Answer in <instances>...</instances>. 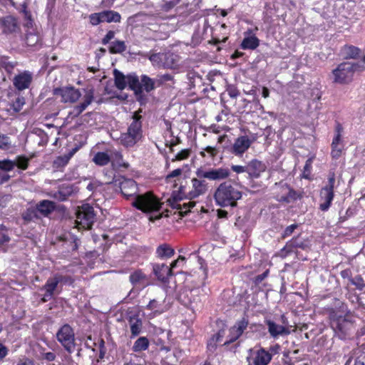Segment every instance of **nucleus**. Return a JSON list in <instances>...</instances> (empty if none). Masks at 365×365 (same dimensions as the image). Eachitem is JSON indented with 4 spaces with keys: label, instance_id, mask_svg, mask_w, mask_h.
<instances>
[{
    "label": "nucleus",
    "instance_id": "39",
    "mask_svg": "<svg viewBox=\"0 0 365 365\" xmlns=\"http://www.w3.org/2000/svg\"><path fill=\"white\" fill-rule=\"evenodd\" d=\"M144 56L148 57L153 66L163 67V53H152L150 56H148V54H145Z\"/></svg>",
    "mask_w": 365,
    "mask_h": 365
},
{
    "label": "nucleus",
    "instance_id": "52",
    "mask_svg": "<svg viewBox=\"0 0 365 365\" xmlns=\"http://www.w3.org/2000/svg\"><path fill=\"white\" fill-rule=\"evenodd\" d=\"M173 80V76L170 74L165 73L162 75H158L156 78L157 86H160L163 83L168 82V81H172Z\"/></svg>",
    "mask_w": 365,
    "mask_h": 365
},
{
    "label": "nucleus",
    "instance_id": "21",
    "mask_svg": "<svg viewBox=\"0 0 365 365\" xmlns=\"http://www.w3.org/2000/svg\"><path fill=\"white\" fill-rule=\"evenodd\" d=\"M272 359V354L264 348H260L255 352L253 359L254 365H268Z\"/></svg>",
    "mask_w": 365,
    "mask_h": 365
},
{
    "label": "nucleus",
    "instance_id": "34",
    "mask_svg": "<svg viewBox=\"0 0 365 365\" xmlns=\"http://www.w3.org/2000/svg\"><path fill=\"white\" fill-rule=\"evenodd\" d=\"M94 98V92L93 90L90 89L86 91L84 97H83V101L79 105L77 106L78 109L80 110V112L84 111L86 108L92 103Z\"/></svg>",
    "mask_w": 365,
    "mask_h": 365
},
{
    "label": "nucleus",
    "instance_id": "24",
    "mask_svg": "<svg viewBox=\"0 0 365 365\" xmlns=\"http://www.w3.org/2000/svg\"><path fill=\"white\" fill-rule=\"evenodd\" d=\"M130 332H131V338L136 337L138 336L142 331L143 328V322L142 320L136 316L130 317L128 319Z\"/></svg>",
    "mask_w": 365,
    "mask_h": 365
},
{
    "label": "nucleus",
    "instance_id": "10",
    "mask_svg": "<svg viewBox=\"0 0 365 365\" xmlns=\"http://www.w3.org/2000/svg\"><path fill=\"white\" fill-rule=\"evenodd\" d=\"M335 174L330 173L328 177L327 184L320 191L319 209L322 211H327L331 205L334 199V187L335 185Z\"/></svg>",
    "mask_w": 365,
    "mask_h": 365
},
{
    "label": "nucleus",
    "instance_id": "11",
    "mask_svg": "<svg viewBox=\"0 0 365 365\" xmlns=\"http://www.w3.org/2000/svg\"><path fill=\"white\" fill-rule=\"evenodd\" d=\"M282 324H279L272 319L264 320L268 333L272 339H276L279 336H287L291 333L287 320L284 315L282 316Z\"/></svg>",
    "mask_w": 365,
    "mask_h": 365
},
{
    "label": "nucleus",
    "instance_id": "3",
    "mask_svg": "<svg viewBox=\"0 0 365 365\" xmlns=\"http://www.w3.org/2000/svg\"><path fill=\"white\" fill-rule=\"evenodd\" d=\"M141 110L133 113V121L128 128L127 132L122 133L120 138V143L125 147H132L143 137L142 116L139 114Z\"/></svg>",
    "mask_w": 365,
    "mask_h": 365
},
{
    "label": "nucleus",
    "instance_id": "4",
    "mask_svg": "<svg viewBox=\"0 0 365 365\" xmlns=\"http://www.w3.org/2000/svg\"><path fill=\"white\" fill-rule=\"evenodd\" d=\"M364 69L365 66L359 63L349 61L341 63L332 71L333 82L340 84L346 83L351 80L356 71H361Z\"/></svg>",
    "mask_w": 365,
    "mask_h": 365
},
{
    "label": "nucleus",
    "instance_id": "40",
    "mask_svg": "<svg viewBox=\"0 0 365 365\" xmlns=\"http://www.w3.org/2000/svg\"><path fill=\"white\" fill-rule=\"evenodd\" d=\"M349 282L360 291H362L365 287V282L361 275H356L354 277H349Z\"/></svg>",
    "mask_w": 365,
    "mask_h": 365
},
{
    "label": "nucleus",
    "instance_id": "42",
    "mask_svg": "<svg viewBox=\"0 0 365 365\" xmlns=\"http://www.w3.org/2000/svg\"><path fill=\"white\" fill-rule=\"evenodd\" d=\"M180 201L181 200H179L178 203L180 205L181 207L179 209H177V210H179V214L182 217H183L190 211L191 208L195 207V202L193 201H189L188 202H185L183 204H181Z\"/></svg>",
    "mask_w": 365,
    "mask_h": 365
},
{
    "label": "nucleus",
    "instance_id": "51",
    "mask_svg": "<svg viewBox=\"0 0 365 365\" xmlns=\"http://www.w3.org/2000/svg\"><path fill=\"white\" fill-rule=\"evenodd\" d=\"M195 292H197V291H193V292H191V295L192 297H193V299L192 300H190V306H191V308L192 309H198L201 306H200V304H201V299L200 298V297L198 296V294H195Z\"/></svg>",
    "mask_w": 365,
    "mask_h": 365
},
{
    "label": "nucleus",
    "instance_id": "56",
    "mask_svg": "<svg viewBox=\"0 0 365 365\" xmlns=\"http://www.w3.org/2000/svg\"><path fill=\"white\" fill-rule=\"evenodd\" d=\"M161 307V304L156 299H152L146 306V309L151 311H158Z\"/></svg>",
    "mask_w": 365,
    "mask_h": 365
},
{
    "label": "nucleus",
    "instance_id": "50",
    "mask_svg": "<svg viewBox=\"0 0 365 365\" xmlns=\"http://www.w3.org/2000/svg\"><path fill=\"white\" fill-rule=\"evenodd\" d=\"M90 23L93 25L96 26L99 24L101 22H103V14L102 12L99 13H94L89 16Z\"/></svg>",
    "mask_w": 365,
    "mask_h": 365
},
{
    "label": "nucleus",
    "instance_id": "47",
    "mask_svg": "<svg viewBox=\"0 0 365 365\" xmlns=\"http://www.w3.org/2000/svg\"><path fill=\"white\" fill-rule=\"evenodd\" d=\"M15 163L10 160H0V170L8 172L14 168Z\"/></svg>",
    "mask_w": 365,
    "mask_h": 365
},
{
    "label": "nucleus",
    "instance_id": "37",
    "mask_svg": "<svg viewBox=\"0 0 365 365\" xmlns=\"http://www.w3.org/2000/svg\"><path fill=\"white\" fill-rule=\"evenodd\" d=\"M126 50V46L123 41H115L111 43L109 47L110 53H121Z\"/></svg>",
    "mask_w": 365,
    "mask_h": 365
},
{
    "label": "nucleus",
    "instance_id": "44",
    "mask_svg": "<svg viewBox=\"0 0 365 365\" xmlns=\"http://www.w3.org/2000/svg\"><path fill=\"white\" fill-rule=\"evenodd\" d=\"M168 130L169 132H170V135H171L172 137H173V138L171 140H170V141H167L165 143V145L167 147L170 148V150L171 152H173L174 151L173 147L177 145H178V144H180V143H181L182 141H181V140H180V138L179 137L173 136V132L171 130V125H170V124L168 125Z\"/></svg>",
    "mask_w": 365,
    "mask_h": 365
},
{
    "label": "nucleus",
    "instance_id": "23",
    "mask_svg": "<svg viewBox=\"0 0 365 365\" xmlns=\"http://www.w3.org/2000/svg\"><path fill=\"white\" fill-rule=\"evenodd\" d=\"M1 24L5 33H14L18 29L17 19L12 16H6L2 18Z\"/></svg>",
    "mask_w": 365,
    "mask_h": 365
},
{
    "label": "nucleus",
    "instance_id": "61",
    "mask_svg": "<svg viewBox=\"0 0 365 365\" xmlns=\"http://www.w3.org/2000/svg\"><path fill=\"white\" fill-rule=\"evenodd\" d=\"M312 159H308L305 163V165L304 166V172H303V175L305 178H308V175L310 173V170L312 168Z\"/></svg>",
    "mask_w": 365,
    "mask_h": 365
},
{
    "label": "nucleus",
    "instance_id": "53",
    "mask_svg": "<svg viewBox=\"0 0 365 365\" xmlns=\"http://www.w3.org/2000/svg\"><path fill=\"white\" fill-rule=\"evenodd\" d=\"M190 155V149H183L175 155V158L172 159V161L185 160L188 158Z\"/></svg>",
    "mask_w": 365,
    "mask_h": 365
},
{
    "label": "nucleus",
    "instance_id": "55",
    "mask_svg": "<svg viewBox=\"0 0 365 365\" xmlns=\"http://www.w3.org/2000/svg\"><path fill=\"white\" fill-rule=\"evenodd\" d=\"M235 326L238 329V334L242 335L248 326V321L243 318L242 320L237 321Z\"/></svg>",
    "mask_w": 365,
    "mask_h": 365
},
{
    "label": "nucleus",
    "instance_id": "25",
    "mask_svg": "<svg viewBox=\"0 0 365 365\" xmlns=\"http://www.w3.org/2000/svg\"><path fill=\"white\" fill-rule=\"evenodd\" d=\"M73 187L71 185H62L57 192H53L51 197L59 201H65L73 193Z\"/></svg>",
    "mask_w": 365,
    "mask_h": 365
},
{
    "label": "nucleus",
    "instance_id": "28",
    "mask_svg": "<svg viewBox=\"0 0 365 365\" xmlns=\"http://www.w3.org/2000/svg\"><path fill=\"white\" fill-rule=\"evenodd\" d=\"M113 76L115 81V87L122 91L125 89L128 85V76H125L121 71L118 69H114L113 71Z\"/></svg>",
    "mask_w": 365,
    "mask_h": 365
},
{
    "label": "nucleus",
    "instance_id": "59",
    "mask_svg": "<svg viewBox=\"0 0 365 365\" xmlns=\"http://www.w3.org/2000/svg\"><path fill=\"white\" fill-rule=\"evenodd\" d=\"M29 165V160L25 157H19L17 158V166L22 169L26 170Z\"/></svg>",
    "mask_w": 365,
    "mask_h": 365
},
{
    "label": "nucleus",
    "instance_id": "14",
    "mask_svg": "<svg viewBox=\"0 0 365 365\" xmlns=\"http://www.w3.org/2000/svg\"><path fill=\"white\" fill-rule=\"evenodd\" d=\"M41 290H45V293L41 299L43 302L49 301L56 294L60 293L61 290L54 274L46 280Z\"/></svg>",
    "mask_w": 365,
    "mask_h": 365
},
{
    "label": "nucleus",
    "instance_id": "12",
    "mask_svg": "<svg viewBox=\"0 0 365 365\" xmlns=\"http://www.w3.org/2000/svg\"><path fill=\"white\" fill-rule=\"evenodd\" d=\"M95 217L93 207L86 204L77 211L76 222L84 228L90 229L95 221Z\"/></svg>",
    "mask_w": 365,
    "mask_h": 365
},
{
    "label": "nucleus",
    "instance_id": "49",
    "mask_svg": "<svg viewBox=\"0 0 365 365\" xmlns=\"http://www.w3.org/2000/svg\"><path fill=\"white\" fill-rule=\"evenodd\" d=\"M181 0H163L162 9L165 11H169L174 8Z\"/></svg>",
    "mask_w": 365,
    "mask_h": 365
},
{
    "label": "nucleus",
    "instance_id": "22",
    "mask_svg": "<svg viewBox=\"0 0 365 365\" xmlns=\"http://www.w3.org/2000/svg\"><path fill=\"white\" fill-rule=\"evenodd\" d=\"M55 209V202L48 200H41L36 205V210L43 217H48Z\"/></svg>",
    "mask_w": 365,
    "mask_h": 365
},
{
    "label": "nucleus",
    "instance_id": "29",
    "mask_svg": "<svg viewBox=\"0 0 365 365\" xmlns=\"http://www.w3.org/2000/svg\"><path fill=\"white\" fill-rule=\"evenodd\" d=\"M156 256L160 259L170 258L175 254V250L168 244H162L156 249Z\"/></svg>",
    "mask_w": 365,
    "mask_h": 365
},
{
    "label": "nucleus",
    "instance_id": "41",
    "mask_svg": "<svg viewBox=\"0 0 365 365\" xmlns=\"http://www.w3.org/2000/svg\"><path fill=\"white\" fill-rule=\"evenodd\" d=\"M39 41L40 38L37 34L29 32L26 35L25 42L28 46H34Z\"/></svg>",
    "mask_w": 365,
    "mask_h": 365
},
{
    "label": "nucleus",
    "instance_id": "62",
    "mask_svg": "<svg viewBox=\"0 0 365 365\" xmlns=\"http://www.w3.org/2000/svg\"><path fill=\"white\" fill-rule=\"evenodd\" d=\"M185 262V257L183 256H179L176 260L171 263L170 268H171V270L173 271V269L179 267L180 264H183Z\"/></svg>",
    "mask_w": 365,
    "mask_h": 365
},
{
    "label": "nucleus",
    "instance_id": "7",
    "mask_svg": "<svg viewBox=\"0 0 365 365\" xmlns=\"http://www.w3.org/2000/svg\"><path fill=\"white\" fill-rule=\"evenodd\" d=\"M132 205L144 212H156L161 208V203L151 192L135 195Z\"/></svg>",
    "mask_w": 365,
    "mask_h": 365
},
{
    "label": "nucleus",
    "instance_id": "2",
    "mask_svg": "<svg viewBox=\"0 0 365 365\" xmlns=\"http://www.w3.org/2000/svg\"><path fill=\"white\" fill-rule=\"evenodd\" d=\"M206 178H194L191 180L192 187L190 190H187L185 186H180L178 192H173L171 197L168 199V205L173 209L180 208V205L178 203L179 200L184 198L189 200L195 199L200 195H204L207 189V182L205 181Z\"/></svg>",
    "mask_w": 365,
    "mask_h": 365
},
{
    "label": "nucleus",
    "instance_id": "60",
    "mask_svg": "<svg viewBox=\"0 0 365 365\" xmlns=\"http://www.w3.org/2000/svg\"><path fill=\"white\" fill-rule=\"evenodd\" d=\"M227 92L230 98H236L239 95L240 92L237 88L234 86H230L227 88Z\"/></svg>",
    "mask_w": 365,
    "mask_h": 365
},
{
    "label": "nucleus",
    "instance_id": "64",
    "mask_svg": "<svg viewBox=\"0 0 365 365\" xmlns=\"http://www.w3.org/2000/svg\"><path fill=\"white\" fill-rule=\"evenodd\" d=\"M204 150L209 153L212 158H214L217 154V150L215 147L207 146Z\"/></svg>",
    "mask_w": 365,
    "mask_h": 365
},
{
    "label": "nucleus",
    "instance_id": "48",
    "mask_svg": "<svg viewBox=\"0 0 365 365\" xmlns=\"http://www.w3.org/2000/svg\"><path fill=\"white\" fill-rule=\"evenodd\" d=\"M240 334H238V329L234 325L230 329V339L224 343V344H229L235 341L240 336Z\"/></svg>",
    "mask_w": 365,
    "mask_h": 365
},
{
    "label": "nucleus",
    "instance_id": "46",
    "mask_svg": "<svg viewBox=\"0 0 365 365\" xmlns=\"http://www.w3.org/2000/svg\"><path fill=\"white\" fill-rule=\"evenodd\" d=\"M25 104V99L24 97H18L16 100L12 103L11 108L15 113L19 112L23 106Z\"/></svg>",
    "mask_w": 365,
    "mask_h": 365
},
{
    "label": "nucleus",
    "instance_id": "6",
    "mask_svg": "<svg viewBox=\"0 0 365 365\" xmlns=\"http://www.w3.org/2000/svg\"><path fill=\"white\" fill-rule=\"evenodd\" d=\"M355 320L353 314L348 312L344 316H333L331 327L341 339H344L350 334L354 329Z\"/></svg>",
    "mask_w": 365,
    "mask_h": 365
},
{
    "label": "nucleus",
    "instance_id": "16",
    "mask_svg": "<svg viewBox=\"0 0 365 365\" xmlns=\"http://www.w3.org/2000/svg\"><path fill=\"white\" fill-rule=\"evenodd\" d=\"M118 181L120 191L125 197H129L135 195L138 192V186L134 180L121 178Z\"/></svg>",
    "mask_w": 365,
    "mask_h": 365
},
{
    "label": "nucleus",
    "instance_id": "9",
    "mask_svg": "<svg viewBox=\"0 0 365 365\" xmlns=\"http://www.w3.org/2000/svg\"><path fill=\"white\" fill-rule=\"evenodd\" d=\"M195 174L199 178H206L210 181L224 182L230 177L231 172L230 169L227 167L208 169L199 168L196 170Z\"/></svg>",
    "mask_w": 365,
    "mask_h": 365
},
{
    "label": "nucleus",
    "instance_id": "26",
    "mask_svg": "<svg viewBox=\"0 0 365 365\" xmlns=\"http://www.w3.org/2000/svg\"><path fill=\"white\" fill-rule=\"evenodd\" d=\"M129 280L133 286H142L144 287L148 285L146 275L140 270H136L133 272L129 277Z\"/></svg>",
    "mask_w": 365,
    "mask_h": 365
},
{
    "label": "nucleus",
    "instance_id": "15",
    "mask_svg": "<svg viewBox=\"0 0 365 365\" xmlns=\"http://www.w3.org/2000/svg\"><path fill=\"white\" fill-rule=\"evenodd\" d=\"M32 81V73L29 71H24L14 76L13 84L16 89L21 91L29 88Z\"/></svg>",
    "mask_w": 365,
    "mask_h": 365
},
{
    "label": "nucleus",
    "instance_id": "38",
    "mask_svg": "<svg viewBox=\"0 0 365 365\" xmlns=\"http://www.w3.org/2000/svg\"><path fill=\"white\" fill-rule=\"evenodd\" d=\"M286 189L288 190L287 195H282L280 197V198L279 199V201L289 203V202L296 200L297 199V192L293 189L290 188L287 185H286Z\"/></svg>",
    "mask_w": 365,
    "mask_h": 365
},
{
    "label": "nucleus",
    "instance_id": "36",
    "mask_svg": "<svg viewBox=\"0 0 365 365\" xmlns=\"http://www.w3.org/2000/svg\"><path fill=\"white\" fill-rule=\"evenodd\" d=\"M93 160L96 165L103 166L108 164L110 158L106 153L98 152L94 155Z\"/></svg>",
    "mask_w": 365,
    "mask_h": 365
},
{
    "label": "nucleus",
    "instance_id": "17",
    "mask_svg": "<svg viewBox=\"0 0 365 365\" xmlns=\"http://www.w3.org/2000/svg\"><path fill=\"white\" fill-rule=\"evenodd\" d=\"M247 174L249 178H258L261 173L264 172L267 166L262 161L257 159H253L247 164Z\"/></svg>",
    "mask_w": 365,
    "mask_h": 365
},
{
    "label": "nucleus",
    "instance_id": "19",
    "mask_svg": "<svg viewBox=\"0 0 365 365\" xmlns=\"http://www.w3.org/2000/svg\"><path fill=\"white\" fill-rule=\"evenodd\" d=\"M153 270L157 278L163 282H166L169 277L173 274L171 268L165 264H155L153 266Z\"/></svg>",
    "mask_w": 365,
    "mask_h": 365
},
{
    "label": "nucleus",
    "instance_id": "63",
    "mask_svg": "<svg viewBox=\"0 0 365 365\" xmlns=\"http://www.w3.org/2000/svg\"><path fill=\"white\" fill-rule=\"evenodd\" d=\"M115 36V32L113 31H109L106 35L102 39V43L106 45L109 41L113 39Z\"/></svg>",
    "mask_w": 365,
    "mask_h": 365
},
{
    "label": "nucleus",
    "instance_id": "45",
    "mask_svg": "<svg viewBox=\"0 0 365 365\" xmlns=\"http://www.w3.org/2000/svg\"><path fill=\"white\" fill-rule=\"evenodd\" d=\"M73 153L69 155L59 156L53 162L54 167L58 168L60 167L65 166L69 161L71 156Z\"/></svg>",
    "mask_w": 365,
    "mask_h": 365
},
{
    "label": "nucleus",
    "instance_id": "35",
    "mask_svg": "<svg viewBox=\"0 0 365 365\" xmlns=\"http://www.w3.org/2000/svg\"><path fill=\"white\" fill-rule=\"evenodd\" d=\"M103 22H120V15L114 11H103Z\"/></svg>",
    "mask_w": 365,
    "mask_h": 365
},
{
    "label": "nucleus",
    "instance_id": "32",
    "mask_svg": "<svg viewBox=\"0 0 365 365\" xmlns=\"http://www.w3.org/2000/svg\"><path fill=\"white\" fill-rule=\"evenodd\" d=\"M150 344L148 339L145 336L139 337L135 342L132 347L134 352H140L148 349Z\"/></svg>",
    "mask_w": 365,
    "mask_h": 365
},
{
    "label": "nucleus",
    "instance_id": "18",
    "mask_svg": "<svg viewBox=\"0 0 365 365\" xmlns=\"http://www.w3.org/2000/svg\"><path fill=\"white\" fill-rule=\"evenodd\" d=\"M252 143V140L247 135L240 136L235 140L232 147V153L235 155H240L250 147Z\"/></svg>",
    "mask_w": 365,
    "mask_h": 365
},
{
    "label": "nucleus",
    "instance_id": "43",
    "mask_svg": "<svg viewBox=\"0 0 365 365\" xmlns=\"http://www.w3.org/2000/svg\"><path fill=\"white\" fill-rule=\"evenodd\" d=\"M54 275L58 280L61 290L62 289L61 286L63 284H71L73 282L72 278L68 275H63L59 273H56Z\"/></svg>",
    "mask_w": 365,
    "mask_h": 365
},
{
    "label": "nucleus",
    "instance_id": "33",
    "mask_svg": "<svg viewBox=\"0 0 365 365\" xmlns=\"http://www.w3.org/2000/svg\"><path fill=\"white\" fill-rule=\"evenodd\" d=\"M259 44V39L255 36H248L243 39L241 47L243 49H255Z\"/></svg>",
    "mask_w": 365,
    "mask_h": 365
},
{
    "label": "nucleus",
    "instance_id": "57",
    "mask_svg": "<svg viewBox=\"0 0 365 365\" xmlns=\"http://www.w3.org/2000/svg\"><path fill=\"white\" fill-rule=\"evenodd\" d=\"M298 227V225L297 224H292L288 227H287L284 231V232L282 233V237L283 238H286L287 237H289L294 231L295 229H297Z\"/></svg>",
    "mask_w": 365,
    "mask_h": 365
},
{
    "label": "nucleus",
    "instance_id": "54",
    "mask_svg": "<svg viewBox=\"0 0 365 365\" xmlns=\"http://www.w3.org/2000/svg\"><path fill=\"white\" fill-rule=\"evenodd\" d=\"M11 147V141L9 137L6 135H0V148L7 150Z\"/></svg>",
    "mask_w": 365,
    "mask_h": 365
},
{
    "label": "nucleus",
    "instance_id": "20",
    "mask_svg": "<svg viewBox=\"0 0 365 365\" xmlns=\"http://www.w3.org/2000/svg\"><path fill=\"white\" fill-rule=\"evenodd\" d=\"M308 247V243L306 241H302L299 237L292 239L287 245L281 250V255L286 257L289 253L293 251V248H301L305 250Z\"/></svg>",
    "mask_w": 365,
    "mask_h": 365
},
{
    "label": "nucleus",
    "instance_id": "8",
    "mask_svg": "<svg viewBox=\"0 0 365 365\" xmlns=\"http://www.w3.org/2000/svg\"><path fill=\"white\" fill-rule=\"evenodd\" d=\"M57 341L61 344L64 349L72 354L76 349L77 344L73 329L68 324L61 326L56 334Z\"/></svg>",
    "mask_w": 365,
    "mask_h": 365
},
{
    "label": "nucleus",
    "instance_id": "30",
    "mask_svg": "<svg viewBox=\"0 0 365 365\" xmlns=\"http://www.w3.org/2000/svg\"><path fill=\"white\" fill-rule=\"evenodd\" d=\"M178 56L173 53H163V67L173 68L178 63Z\"/></svg>",
    "mask_w": 365,
    "mask_h": 365
},
{
    "label": "nucleus",
    "instance_id": "5",
    "mask_svg": "<svg viewBox=\"0 0 365 365\" xmlns=\"http://www.w3.org/2000/svg\"><path fill=\"white\" fill-rule=\"evenodd\" d=\"M129 88L134 91L137 99L139 101L143 97V88L149 93L153 91L157 84L156 79H153L147 75H142L140 81L135 73L128 75Z\"/></svg>",
    "mask_w": 365,
    "mask_h": 365
},
{
    "label": "nucleus",
    "instance_id": "13",
    "mask_svg": "<svg viewBox=\"0 0 365 365\" xmlns=\"http://www.w3.org/2000/svg\"><path fill=\"white\" fill-rule=\"evenodd\" d=\"M53 95L60 96L62 103H73L76 102L81 96L78 89L73 86H66L53 89Z\"/></svg>",
    "mask_w": 365,
    "mask_h": 365
},
{
    "label": "nucleus",
    "instance_id": "27",
    "mask_svg": "<svg viewBox=\"0 0 365 365\" xmlns=\"http://www.w3.org/2000/svg\"><path fill=\"white\" fill-rule=\"evenodd\" d=\"M360 48L354 46L345 45L341 48V53L345 59H356L359 56Z\"/></svg>",
    "mask_w": 365,
    "mask_h": 365
},
{
    "label": "nucleus",
    "instance_id": "31",
    "mask_svg": "<svg viewBox=\"0 0 365 365\" xmlns=\"http://www.w3.org/2000/svg\"><path fill=\"white\" fill-rule=\"evenodd\" d=\"M341 134L336 133L331 143V156L334 158H339L341 154L342 148L339 146Z\"/></svg>",
    "mask_w": 365,
    "mask_h": 365
},
{
    "label": "nucleus",
    "instance_id": "1",
    "mask_svg": "<svg viewBox=\"0 0 365 365\" xmlns=\"http://www.w3.org/2000/svg\"><path fill=\"white\" fill-rule=\"evenodd\" d=\"M242 197V190L231 181L221 182L213 192L215 205L220 207H235Z\"/></svg>",
    "mask_w": 365,
    "mask_h": 365
},
{
    "label": "nucleus",
    "instance_id": "58",
    "mask_svg": "<svg viewBox=\"0 0 365 365\" xmlns=\"http://www.w3.org/2000/svg\"><path fill=\"white\" fill-rule=\"evenodd\" d=\"M231 170L237 174H240V173H247V165H232Z\"/></svg>",
    "mask_w": 365,
    "mask_h": 365
}]
</instances>
